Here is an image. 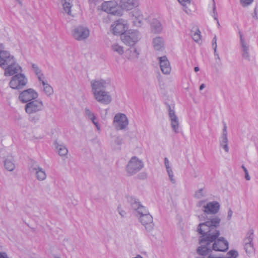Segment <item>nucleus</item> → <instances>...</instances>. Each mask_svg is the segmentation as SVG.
I'll use <instances>...</instances> for the list:
<instances>
[{"label":"nucleus","mask_w":258,"mask_h":258,"mask_svg":"<svg viewBox=\"0 0 258 258\" xmlns=\"http://www.w3.org/2000/svg\"><path fill=\"white\" fill-rule=\"evenodd\" d=\"M200 242H201L200 241ZM205 242H206L207 244H208L207 242L205 241H204L203 243H200L201 244V246H200L197 250L198 253L201 255H206L209 252V248L207 246L203 245V243Z\"/></svg>","instance_id":"72a5a7b5"},{"label":"nucleus","mask_w":258,"mask_h":258,"mask_svg":"<svg viewBox=\"0 0 258 258\" xmlns=\"http://www.w3.org/2000/svg\"><path fill=\"white\" fill-rule=\"evenodd\" d=\"M208 258H222V257H214L212 255H210V256H209Z\"/></svg>","instance_id":"13d9d810"},{"label":"nucleus","mask_w":258,"mask_h":258,"mask_svg":"<svg viewBox=\"0 0 258 258\" xmlns=\"http://www.w3.org/2000/svg\"><path fill=\"white\" fill-rule=\"evenodd\" d=\"M144 166V163L141 159L134 156L128 162L126 167V171L129 175H133L140 171Z\"/></svg>","instance_id":"39448f33"},{"label":"nucleus","mask_w":258,"mask_h":258,"mask_svg":"<svg viewBox=\"0 0 258 258\" xmlns=\"http://www.w3.org/2000/svg\"><path fill=\"white\" fill-rule=\"evenodd\" d=\"M119 213L122 217H124L125 215V212L123 210L120 211Z\"/></svg>","instance_id":"864d4df0"},{"label":"nucleus","mask_w":258,"mask_h":258,"mask_svg":"<svg viewBox=\"0 0 258 258\" xmlns=\"http://www.w3.org/2000/svg\"><path fill=\"white\" fill-rule=\"evenodd\" d=\"M240 44L242 57L246 60L250 61V46L241 33H240Z\"/></svg>","instance_id":"dca6fc26"},{"label":"nucleus","mask_w":258,"mask_h":258,"mask_svg":"<svg viewBox=\"0 0 258 258\" xmlns=\"http://www.w3.org/2000/svg\"><path fill=\"white\" fill-rule=\"evenodd\" d=\"M228 140L227 136H221L220 139V146L226 152H229V147L228 145Z\"/></svg>","instance_id":"7c9ffc66"},{"label":"nucleus","mask_w":258,"mask_h":258,"mask_svg":"<svg viewBox=\"0 0 258 258\" xmlns=\"http://www.w3.org/2000/svg\"><path fill=\"white\" fill-rule=\"evenodd\" d=\"M213 1V14L212 15V16L214 17V19L217 21V24L218 25H219V22L217 19V14L216 12V6L214 2V1Z\"/></svg>","instance_id":"c03bdc74"},{"label":"nucleus","mask_w":258,"mask_h":258,"mask_svg":"<svg viewBox=\"0 0 258 258\" xmlns=\"http://www.w3.org/2000/svg\"><path fill=\"white\" fill-rule=\"evenodd\" d=\"M244 248L246 252L248 255H252L254 253V248L253 243L244 245Z\"/></svg>","instance_id":"c9c22d12"},{"label":"nucleus","mask_w":258,"mask_h":258,"mask_svg":"<svg viewBox=\"0 0 258 258\" xmlns=\"http://www.w3.org/2000/svg\"><path fill=\"white\" fill-rule=\"evenodd\" d=\"M245 178L247 180H249L250 179V177L248 174V170H246L245 172Z\"/></svg>","instance_id":"8fccbe9b"},{"label":"nucleus","mask_w":258,"mask_h":258,"mask_svg":"<svg viewBox=\"0 0 258 258\" xmlns=\"http://www.w3.org/2000/svg\"><path fill=\"white\" fill-rule=\"evenodd\" d=\"M168 115L170 121V125L172 130L175 134L179 133L180 131V123L178 116L175 114V111L168 106Z\"/></svg>","instance_id":"2eb2a0df"},{"label":"nucleus","mask_w":258,"mask_h":258,"mask_svg":"<svg viewBox=\"0 0 258 258\" xmlns=\"http://www.w3.org/2000/svg\"><path fill=\"white\" fill-rule=\"evenodd\" d=\"M84 114L87 119H90L92 116L95 115L94 113L88 107H86L84 109Z\"/></svg>","instance_id":"58836bf2"},{"label":"nucleus","mask_w":258,"mask_h":258,"mask_svg":"<svg viewBox=\"0 0 258 258\" xmlns=\"http://www.w3.org/2000/svg\"><path fill=\"white\" fill-rule=\"evenodd\" d=\"M3 69L5 70L4 75L5 76H12L17 75L22 72V68L17 63L16 59L11 63L8 64L6 68H3Z\"/></svg>","instance_id":"f3484780"},{"label":"nucleus","mask_w":258,"mask_h":258,"mask_svg":"<svg viewBox=\"0 0 258 258\" xmlns=\"http://www.w3.org/2000/svg\"><path fill=\"white\" fill-rule=\"evenodd\" d=\"M237 256V251L234 250H231L227 253L226 257L225 258H236Z\"/></svg>","instance_id":"ea45409f"},{"label":"nucleus","mask_w":258,"mask_h":258,"mask_svg":"<svg viewBox=\"0 0 258 258\" xmlns=\"http://www.w3.org/2000/svg\"><path fill=\"white\" fill-rule=\"evenodd\" d=\"M153 44L156 50H159L164 46V40L161 37H156L153 40Z\"/></svg>","instance_id":"c756f323"},{"label":"nucleus","mask_w":258,"mask_h":258,"mask_svg":"<svg viewBox=\"0 0 258 258\" xmlns=\"http://www.w3.org/2000/svg\"><path fill=\"white\" fill-rule=\"evenodd\" d=\"M128 201L130 203V205L133 209L136 211V216L139 215L140 214H143L146 212V210H147L146 207L142 206L139 202L138 199L131 197L128 198Z\"/></svg>","instance_id":"6ab92c4d"},{"label":"nucleus","mask_w":258,"mask_h":258,"mask_svg":"<svg viewBox=\"0 0 258 258\" xmlns=\"http://www.w3.org/2000/svg\"><path fill=\"white\" fill-rule=\"evenodd\" d=\"M15 57L9 51L1 49L0 51V67L6 68L9 64L11 63L15 60Z\"/></svg>","instance_id":"a211bd4d"},{"label":"nucleus","mask_w":258,"mask_h":258,"mask_svg":"<svg viewBox=\"0 0 258 258\" xmlns=\"http://www.w3.org/2000/svg\"><path fill=\"white\" fill-rule=\"evenodd\" d=\"M0 258H8V256L5 252H0Z\"/></svg>","instance_id":"3c124183"},{"label":"nucleus","mask_w":258,"mask_h":258,"mask_svg":"<svg viewBox=\"0 0 258 258\" xmlns=\"http://www.w3.org/2000/svg\"><path fill=\"white\" fill-rule=\"evenodd\" d=\"M28 80L24 74L19 73L13 76L9 82L10 87L16 90L23 88L27 84Z\"/></svg>","instance_id":"0eeeda50"},{"label":"nucleus","mask_w":258,"mask_h":258,"mask_svg":"<svg viewBox=\"0 0 258 258\" xmlns=\"http://www.w3.org/2000/svg\"><path fill=\"white\" fill-rule=\"evenodd\" d=\"M206 87V85L205 84H202V85H201L200 87V90H202L203 89H204Z\"/></svg>","instance_id":"5fc2aeb1"},{"label":"nucleus","mask_w":258,"mask_h":258,"mask_svg":"<svg viewBox=\"0 0 258 258\" xmlns=\"http://www.w3.org/2000/svg\"><path fill=\"white\" fill-rule=\"evenodd\" d=\"M242 168L243 169L244 172H245L246 170H247L244 165L242 166Z\"/></svg>","instance_id":"bf43d9fd"},{"label":"nucleus","mask_w":258,"mask_h":258,"mask_svg":"<svg viewBox=\"0 0 258 258\" xmlns=\"http://www.w3.org/2000/svg\"><path fill=\"white\" fill-rule=\"evenodd\" d=\"M54 258H60V257L58 256H55Z\"/></svg>","instance_id":"680f3d73"},{"label":"nucleus","mask_w":258,"mask_h":258,"mask_svg":"<svg viewBox=\"0 0 258 258\" xmlns=\"http://www.w3.org/2000/svg\"><path fill=\"white\" fill-rule=\"evenodd\" d=\"M133 23L135 26L140 27L142 25L144 21V17L142 12L138 9L132 11L131 13Z\"/></svg>","instance_id":"aec40b11"},{"label":"nucleus","mask_w":258,"mask_h":258,"mask_svg":"<svg viewBox=\"0 0 258 258\" xmlns=\"http://www.w3.org/2000/svg\"><path fill=\"white\" fill-rule=\"evenodd\" d=\"M29 170L33 173L36 179L39 181H44L47 178L45 170L36 162H33L30 165Z\"/></svg>","instance_id":"9d476101"},{"label":"nucleus","mask_w":258,"mask_h":258,"mask_svg":"<svg viewBox=\"0 0 258 258\" xmlns=\"http://www.w3.org/2000/svg\"><path fill=\"white\" fill-rule=\"evenodd\" d=\"M214 56H215V57L216 59V62L218 64H220L221 63V58L220 57L219 54L217 52V50H216V51H214Z\"/></svg>","instance_id":"de8ad7c7"},{"label":"nucleus","mask_w":258,"mask_h":258,"mask_svg":"<svg viewBox=\"0 0 258 258\" xmlns=\"http://www.w3.org/2000/svg\"><path fill=\"white\" fill-rule=\"evenodd\" d=\"M140 222L145 227L148 231H152L154 228V223L153 218L151 215L148 213V211L146 210V212L137 215Z\"/></svg>","instance_id":"ddd939ff"},{"label":"nucleus","mask_w":258,"mask_h":258,"mask_svg":"<svg viewBox=\"0 0 258 258\" xmlns=\"http://www.w3.org/2000/svg\"><path fill=\"white\" fill-rule=\"evenodd\" d=\"M113 124L117 130H125L128 124V118L124 114L118 113L114 117Z\"/></svg>","instance_id":"9b49d317"},{"label":"nucleus","mask_w":258,"mask_h":258,"mask_svg":"<svg viewBox=\"0 0 258 258\" xmlns=\"http://www.w3.org/2000/svg\"><path fill=\"white\" fill-rule=\"evenodd\" d=\"M54 145L59 156H65L68 154V150L64 145L59 144L58 143L55 142Z\"/></svg>","instance_id":"cd10ccee"},{"label":"nucleus","mask_w":258,"mask_h":258,"mask_svg":"<svg viewBox=\"0 0 258 258\" xmlns=\"http://www.w3.org/2000/svg\"><path fill=\"white\" fill-rule=\"evenodd\" d=\"M132 258H144V257L142 255H141L140 254H138L136 255V257H132Z\"/></svg>","instance_id":"4d7b16f0"},{"label":"nucleus","mask_w":258,"mask_h":258,"mask_svg":"<svg viewBox=\"0 0 258 258\" xmlns=\"http://www.w3.org/2000/svg\"><path fill=\"white\" fill-rule=\"evenodd\" d=\"M221 219L218 216H213L205 222L199 224L197 231L202 235L201 243L207 242L208 244L214 242L212 245L213 249L215 251H225L228 249V242L223 237L217 238L220 235L217 229L219 226Z\"/></svg>","instance_id":"f257e3e1"},{"label":"nucleus","mask_w":258,"mask_h":258,"mask_svg":"<svg viewBox=\"0 0 258 258\" xmlns=\"http://www.w3.org/2000/svg\"><path fill=\"white\" fill-rule=\"evenodd\" d=\"M89 120H91L92 122L94 124L95 127H96V129L98 132H100L101 131V126L100 124L99 123L98 119L97 117H96V115L95 114L92 117H91L90 119H88Z\"/></svg>","instance_id":"e433bc0d"},{"label":"nucleus","mask_w":258,"mask_h":258,"mask_svg":"<svg viewBox=\"0 0 258 258\" xmlns=\"http://www.w3.org/2000/svg\"><path fill=\"white\" fill-rule=\"evenodd\" d=\"M205 192L204 191V190L203 188H201L199 190H198L196 193H195V197L198 199H201L203 197H204L205 195Z\"/></svg>","instance_id":"79ce46f5"},{"label":"nucleus","mask_w":258,"mask_h":258,"mask_svg":"<svg viewBox=\"0 0 258 258\" xmlns=\"http://www.w3.org/2000/svg\"><path fill=\"white\" fill-rule=\"evenodd\" d=\"M160 67L162 73L165 75H169L171 71L170 62L166 56L158 57Z\"/></svg>","instance_id":"412c9836"},{"label":"nucleus","mask_w":258,"mask_h":258,"mask_svg":"<svg viewBox=\"0 0 258 258\" xmlns=\"http://www.w3.org/2000/svg\"><path fill=\"white\" fill-rule=\"evenodd\" d=\"M44 108L43 101L36 99L28 102L25 105V110L29 114H33L41 111Z\"/></svg>","instance_id":"1a4fd4ad"},{"label":"nucleus","mask_w":258,"mask_h":258,"mask_svg":"<svg viewBox=\"0 0 258 258\" xmlns=\"http://www.w3.org/2000/svg\"><path fill=\"white\" fill-rule=\"evenodd\" d=\"M242 168L243 169L244 172H245L246 170H247L244 165L242 166Z\"/></svg>","instance_id":"052dcab7"},{"label":"nucleus","mask_w":258,"mask_h":258,"mask_svg":"<svg viewBox=\"0 0 258 258\" xmlns=\"http://www.w3.org/2000/svg\"><path fill=\"white\" fill-rule=\"evenodd\" d=\"M141 38V36L138 31L130 30L125 32L121 36L122 42L128 46H134Z\"/></svg>","instance_id":"6e6552de"},{"label":"nucleus","mask_w":258,"mask_h":258,"mask_svg":"<svg viewBox=\"0 0 258 258\" xmlns=\"http://www.w3.org/2000/svg\"><path fill=\"white\" fill-rule=\"evenodd\" d=\"M4 167L9 171H13L15 168L14 158L12 156H8L4 161Z\"/></svg>","instance_id":"a878e982"},{"label":"nucleus","mask_w":258,"mask_h":258,"mask_svg":"<svg viewBox=\"0 0 258 258\" xmlns=\"http://www.w3.org/2000/svg\"><path fill=\"white\" fill-rule=\"evenodd\" d=\"M198 206L201 207V210L207 215H215L219 211L220 204L217 201L207 202L205 200H202L198 202Z\"/></svg>","instance_id":"7ed1b4c3"},{"label":"nucleus","mask_w":258,"mask_h":258,"mask_svg":"<svg viewBox=\"0 0 258 258\" xmlns=\"http://www.w3.org/2000/svg\"><path fill=\"white\" fill-rule=\"evenodd\" d=\"M164 165L170 181L172 183H175L176 180L174 178V173L170 166V162L168 159L167 157H165L164 159Z\"/></svg>","instance_id":"393cba45"},{"label":"nucleus","mask_w":258,"mask_h":258,"mask_svg":"<svg viewBox=\"0 0 258 258\" xmlns=\"http://www.w3.org/2000/svg\"><path fill=\"white\" fill-rule=\"evenodd\" d=\"M232 214H233V212H232V210L230 209L229 210V211L228 212V216H227V218L228 219H230L231 218Z\"/></svg>","instance_id":"603ef678"},{"label":"nucleus","mask_w":258,"mask_h":258,"mask_svg":"<svg viewBox=\"0 0 258 258\" xmlns=\"http://www.w3.org/2000/svg\"><path fill=\"white\" fill-rule=\"evenodd\" d=\"M126 58L130 60H134L138 58L140 55V50L134 47L130 48L126 50Z\"/></svg>","instance_id":"b1692460"},{"label":"nucleus","mask_w":258,"mask_h":258,"mask_svg":"<svg viewBox=\"0 0 258 258\" xmlns=\"http://www.w3.org/2000/svg\"><path fill=\"white\" fill-rule=\"evenodd\" d=\"M192 37L194 41L199 42L201 40V34L199 30H197L196 31L192 32Z\"/></svg>","instance_id":"4c0bfd02"},{"label":"nucleus","mask_w":258,"mask_h":258,"mask_svg":"<svg viewBox=\"0 0 258 258\" xmlns=\"http://www.w3.org/2000/svg\"><path fill=\"white\" fill-rule=\"evenodd\" d=\"M72 0H64L63 4V10L68 15H71V8L72 7Z\"/></svg>","instance_id":"f704fd0d"},{"label":"nucleus","mask_w":258,"mask_h":258,"mask_svg":"<svg viewBox=\"0 0 258 258\" xmlns=\"http://www.w3.org/2000/svg\"><path fill=\"white\" fill-rule=\"evenodd\" d=\"M178 1L182 5L183 11L186 14L191 13V10L188 8V6L190 5V0H178Z\"/></svg>","instance_id":"473e14b6"},{"label":"nucleus","mask_w":258,"mask_h":258,"mask_svg":"<svg viewBox=\"0 0 258 258\" xmlns=\"http://www.w3.org/2000/svg\"><path fill=\"white\" fill-rule=\"evenodd\" d=\"M102 10L113 15L120 16V11L118 10V4L115 1H108L102 3L101 5Z\"/></svg>","instance_id":"4468645a"},{"label":"nucleus","mask_w":258,"mask_h":258,"mask_svg":"<svg viewBox=\"0 0 258 258\" xmlns=\"http://www.w3.org/2000/svg\"><path fill=\"white\" fill-rule=\"evenodd\" d=\"M253 241V235L252 234H249L244 239L243 243L244 245L247 244L248 243H251Z\"/></svg>","instance_id":"a19ab883"},{"label":"nucleus","mask_w":258,"mask_h":258,"mask_svg":"<svg viewBox=\"0 0 258 258\" xmlns=\"http://www.w3.org/2000/svg\"><path fill=\"white\" fill-rule=\"evenodd\" d=\"M110 51L112 53L119 56L122 55L124 52L123 46L117 42H113L111 44Z\"/></svg>","instance_id":"5701e85b"},{"label":"nucleus","mask_w":258,"mask_h":258,"mask_svg":"<svg viewBox=\"0 0 258 258\" xmlns=\"http://www.w3.org/2000/svg\"><path fill=\"white\" fill-rule=\"evenodd\" d=\"M212 46L213 47L214 51H216V50H217V37H216V36H215L214 37L213 39V40H212Z\"/></svg>","instance_id":"49530a36"},{"label":"nucleus","mask_w":258,"mask_h":258,"mask_svg":"<svg viewBox=\"0 0 258 258\" xmlns=\"http://www.w3.org/2000/svg\"><path fill=\"white\" fill-rule=\"evenodd\" d=\"M115 146H120L122 144V139L119 137H117L114 142Z\"/></svg>","instance_id":"a18cd8bd"},{"label":"nucleus","mask_w":258,"mask_h":258,"mask_svg":"<svg viewBox=\"0 0 258 258\" xmlns=\"http://www.w3.org/2000/svg\"><path fill=\"white\" fill-rule=\"evenodd\" d=\"M152 31L155 33H161L162 30V26L160 22L157 19H154L151 22Z\"/></svg>","instance_id":"bb28decb"},{"label":"nucleus","mask_w":258,"mask_h":258,"mask_svg":"<svg viewBox=\"0 0 258 258\" xmlns=\"http://www.w3.org/2000/svg\"><path fill=\"white\" fill-rule=\"evenodd\" d=\"M71 35L73 38L77 41H85L90 36V30L86 26L81 25H78L72 29Z\"/></svg>","instance_id":"20e7f679"},{"label":"nucleus","mask_w":258,"mask_h":258,"mask_svg":"<svg viewBox=\"0 0 258 258\" xmlns=\"http://www.w3.org/2000/svg\"><path fill=\"white\" fill-rule=\"evenodd\" d=\"M194 70L196 72H197L200 70V68L198 67H196L194 68Z\"/></svg>","instance_id":"6e6d98bb"},{"label":"nucleus","mask_w":258,"mask_h":258,"mask_svg":"<svg viewBox=\"0 0 258 258\" xmlns=\"http://www.w3.org/2000/svg\"><path fill=\"white\" fill-rule=\"evenodd\" d=\"M128 28L127 21L123 19L115 21L111 25V31L114 35H123Z\"/></svg>","instance_id":"423d86ee"},{"label":"nucleus","mask_w":258,"mask_h":258,"mask_svg":"<svg viewBox=\"0 0 258 258\" xmlns=\"http://www.w3.org/2000/svg\"><path fill=\"white\" fill-rule=\"evenodd\" d=\"M92 93L94 99L99 103L107 105L112 100L110 92L105 90L108 82L103 79L92 80L91 81Z\"/></svg>","instance_id":"f03ea898"},{"label":"nucleus","mask_w":258,"mask_h":258,"mask_svg":"<svg viewBox=\"0 0 258 258\" xmlns=\"http://www.w3.org/2000/svg\"><path fill=\"white\" fill-rule=\"evenodd\" d=\"M253 0H240L241 5L243 7H246L252 4Z\"/></svg>","instance_id":"37998d69"},{"label":"nucleus","mask_w":258,"mask_h":258,"mask_svg":"<svg viewBox=\"0 0 258 258\" xmlns=\"http://www.w3.org/2000/svg\"><path fill=\"white\" fill-rule=\"evenodd\" d=\"M43 86V91L47 96L51 95L53 93L52 87L48 84L47 81L45 79L40 81Z\"/></svg>","instance_id":"c85d7f7f"},{"label":"nucleus","mask_w":258,"mask_h":258,"mask_svg":"<svg viewBox=\"0 0 258 258\" xmlns=\"http://www.w3.org/2000/svg\"><path fill=\"white\" fill-rule=\"evenodd\" d=\"M32 67L33 70V71L34 72L36 75L37 76L39 82L45 79V77L43 75V74L41 73V70L39 68V67L36 64H32Z\"/></svg>","instance_id":"2f4dec72"},{"label":"nucleus","mask_w":258,"mask_h":258,"mask_svg":"<svg viewBox=\"0 0 258 258\" xmlns=\"http://www.w3.org/2000/svg\"><path fill=\"white\" fill-rule=\"evenodd\" d=\"M120 4L123 10L129 11L139 5V0H121Z\"/></svg>","instance_id":"4be33fe9"},{"label":"nucleus","mask_w":258,"mask_h":258,"mask_svg":"<svg viewBox=\"0 0 258 258\" xmlns=\"http://www.w3.org/2000/svg\"><path fill=\"white\" fill-rule=\"evenodd\" d=\"M38 97V93L33 89L29 88L21 92L19 96V100L23 103H28Z\"/></svg>","instance_id":"f8f14e48"},{"label":"nucleus","mask_w":258,"mask_h":258,"mask_svg":"<svg viewBox=\"0 0 258 258\" xmlns=\"http://www.w3.org/2000/svg\"><path fill=\"white\" fill-rule=\"evenodd\" d=\"M222 136H227V126L226 123L224 124V128L223 130Z\"/></svg>","instance_id":"09e8293b"}]
</instances>
